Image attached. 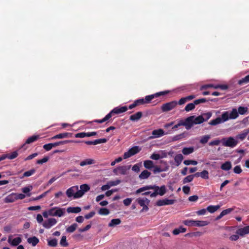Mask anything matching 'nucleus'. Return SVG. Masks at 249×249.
I'll use <instances>...</instances> for the list:
<instances>
[{"mask_svg": "<svg viewBox=\"0 0 249 249\" xmlns=\"http://www.w3.org/2000/svg\"><path fill=\"white\" fill-rule=\"evenodd\" d=\"M65 208H60L59 207H53L47 211L43 212V216L44 218H48L50 216H58L62 217L65 214Z\"/></svg>", "mask_w": 249, "mask_h": 249, "instance_id": "f257e3e1", "label": "nucleus"}, {"mask_svg": "<svg viewBox=\"0 0 249 249\" xmlns=\"http://www.w3.org/2000/svg\"><path fill=\"white\" fill-rule=\"evenodd\" d=\"M239 143V141L232 137L223 138L221 139L222 145L231 148L235 147Z\"/></svg>", "mask_w": 249, "mask_h": 249, "instance_id": "f03ea898", "label": "nucleus"}, {"mask_svg": "<svg viewBox=\"0 0 249 249\" xmlns=\"http://www.w3.org/2000/svg\"><path fill=\"white\" fill-rule=\"evenodd\" d=\"M183 223L187 226L193 227H204L207 226L209 222L203 220H195L192 219H187L183 221Z\"/></svg>", "mask_w": 249, "mask_h": 249, "instance_id": "7ed1b4c3", "label": "nucleus"}, {"mask_svg": "<svg viewBox=\"0 0 249 249\" xmlns=\"http://www.w3.org/2000/svg\"><path fill=\"white\" fill-rule=\"evenodd\" d=\"M224 121L235 119L238 117V113L236 108H233L231 112L225 111L222 114Z\"/></svg>", "mask_w": 249, "mask_h": 249, "instance_id": "20e7f679", "label": "nucleus"}, {"mask_svg": "<svg viewBox=\"0 0 249 249\" xmlns=\"http://www.w3.org/2000/svg\"><path fill=\"white\" fill-rule=\"evenodd\" d=\"M78 186H73L70 188H69L66 191V194L67 196L69 198H71L72 197L73 199H76L80 198L79 197H78Z\"/></svg>", "mask_w": 249, "mask_h": 249, "instance_id": "39448f33", "label": "nucleus"}, {"mask_svg": "<svg viewBox=\"0 0 249 249\" xmlns=\"http://www.w3.org/2000/svg\"><path fill=\"white\" fill-rule=\"evenodd\" d=\"M131 165H124L119 166L113 169V173L116 175H126L127 174V171L130 169Z\"/></svg>", "mask_w": 249, "mask_h": 249, "instance_id": "423d86ee", "label": "nucleus"}, {"mask_svg": "<svg viewBox=\"0 0 249 249\" xmlns=\"http://www.w3.org/2000/svg\"><path fill=\"white\" fill-rule=\"evenodd\" d=\"M136 201L142 207V212L148 211V207L147 205L150 202V200L148 199L145 197H139L136 199Z\"/></svg>", "mask_w": 249, "mask_h": 249, "instance_id": "0eeeda50", "label": "nucleus"}, {"mask_svg": "<svg viewBox=\"0 0 249 249\" xmlns=\"http://www.w3.org/2000/svg\"><path fill=\"white\" fill-rule=\"evenodd\" d=\"M141 150V149L138 146H135L131 148H130L127 152H125L124 154V159H127L136 154L139 153Z\"/></svg>", "mask_w": 249, "mask_h": 249, "instance_id": "6e6552de", "label": "nucleus"}, {"mask_svg": "<svg viewBox=\"0 0 249 249\" xmlns=\"http://www.w3.org/2000/svg\"><path fill=\"white\" fill-rule=\"evenodd\" d=\"M177 101H173L166 104H163L161 106V109L163 112H167L174 108L177 105Z\"/></svg>", "mask_w": 249, "mask_h": 249, "instance_id": "1a4fd4ad", "label": "nucleus"}, {"mask_svg": "<svg viewBox=\"0 0 249 249\" xmlns=\"http://www.w3.org/2000/svg\"><path fill=\"white\" fill-rule=\"evenodd\" d=\"M57 222V220L54 218H49L46 220L44 221L42 226L47 229H50L54 226Z\"/></svg>", "mask_w": 249, "mask_h": 249, "instance_id": "9d476101", "label": "nucleus"}, {"mask_svg": "<svg viewBox=\"0 0 249 249\" xmlns=\"http://www.w3.org/2000/svg\"><path fill=\"white\" fill-rule=\"evenodd\" d=\"M166 134L163 130L161 128L155 129L152 132V136L149 137V139L158 138L164 136Z\"/></svg>", "mask_w": 249, "mask_h": 249, "instance_id": "9b49d317", "label": "nucleus"}, {"mask_svg": "<svg viewBox=\"0 0 249 249\" xmlns=\"http://www.w3.org/2000/svg\"><path fill=\"white\" fill-rule=\"evenodd\" d=\"M7 241L11 246H17L21 242L22 239L20 236L13 238L12 236H9Z\"/></svg>", "mask_w": 249, "mask_h": 249, "instance_id": "f8f14e48", "label": "nucleus"}, {"mask_svg": "<svg viewBox=\"0 0 249 249\" xmlns=\"http://www.w3.org/2000/svg\"><path fill=\"white\" fill-rule=\"evenodd\" d=\"M169 93V91H165L156 93L154 94L149 95L146 96L144 98L145 103L146 104L149 103L152 99H153L155 97H157L161 95H165Z\"/></svg>", "mask_w": 249, "mask_h": 249, "instance_id": "ddd939ff", "label": "nucleus"}, {"mask_svg": "<svg viewBox=\"0 0 249 249\" xmlns=\"http://www.w3.org/2000/svg\"><path fill=\"white\" fill-rule=\"evenodd\" d=\"M175 200L174 199H169L168 198H165L163 199H160L157 201L156 204L158 206H162L164 205H170L173 204Z\"/></svg>", "mask_w": 249, "mask_h": 249, "instance_id": "4468645a", "label": "nucleus"}, {"mask_svg": "<svg viewBox=\"0 0 249 249\" xmlns=\"http://www.w3.org/2000/svg\"><path fill=\"white\" fill-rule=\"evenodd\" d=\"M152 187L153 188L152 189L157 192V195L160 196H163L166 192V187L164 185H162L160 187L156 185H152Z\"/></svg>", "mask_w": 249, "mask_h": 249, "instance_id": "2eb2a0df", "label": "nucleus"}, {"mask_svg": "<svg viewBox=\"0 0 249 249\" xmlns=\"http://www.w3.org/2000/svg\"><path fill=\"white\" fill-rule=\"evenodd\" d=\"M80 190L78 189V193L77 194L78 197H82L86 192H88L90 189L89 185L87 184L80 185Z\"/></svg>", "mask_w": 249, "mask_h": 249, "instance_id": "dca6fc26", "label": "nucleus"}, {"mask_svg": "<svg viewBox=\"0 0 249 249\" xmlns=\"http://www.w3.org/2000/svg\"><path fill=\"white\" fill-rule=\"evenodd\" d=\"M236 233L242 237L249 234V225L238 229L236 230Z\"/></svg>", "mask_w": 249, "mask_h": 249, "instance_id": "f3484780", "label": "nucleus"}, {"mask_svg": "<svg viewBox=\"0 0 249 249\" xmlns=\"http://www.w3.org/2000/svg\"><path fill=\"white\" fill-rule=\"evenodd\" d=\"M55 198H57L58 200L56 203H59L64 202L66 200V196L64 193L62 191H59L54 194Z\"/></svg>", "mask_w": 249, "mask_h": 249, "instance_id": "a211bd4d", "label": "nucleus"}, {"mask_svg": "<svg viewBox=\"0 0 249 249\" xmlns=\"http://www.w3.org/2000/svg\"><path fill=\"white\" fill-rule=\"evenodd\" d=\"M249 133V129H244L241 133L236 136L235 139L238 141V140H240L242 141L246 138Z\"/></svg>", "mask_w": 249, "mask_h": 249, "instance_id": "6ab92c4d", "label": "nucleus"}, {"mask_svg": "<svg viewBox=\"0 0 249 249\" xmlns=\"http://www.w3.org/2000/svg\"><path fill=\"white\" fill-rule=\"evenodd\" d=\"M193 116H190L184 120V126L187 130L190 129L194 125Z\"/></svg>", "mask_w": 249, "mask_h": 249, "instance_id": "aec40b11", "label": "nucleus"}, {"mask_svg": "<svg viewBox=\"0 0 249 249\" xmlns=\"http://www.w3.org/2000/svg\"><path fill=\"white\" fill-rule=\"evenodd\" d=\"M17 200L16 193H13L8 195L4 199L5 203H12Z\"/></svg>", "mask_w": 249, "mask_h": 249, "instance_id": "412c9836", "label": "nucleus"}, {"mask_svg": "<svg viewBox=\"0 0 249 249\" xmlns=\"http://www.w3.org/2000/svg\"><path fill=\"white\" fill-rule=\"evenodd\" d=\"M71 136V134L68 132H65L62 133H60L59 134L56 135L51 138V140H55V139H60L63 138H66L68 137H70Z\"/></svg>", "mask_w": 249, "mask_h": 249, "instance_id": "4be33fe9", "label": "nucleus"}, {"mask_svg": "<svg viewBox=\"0 0 249 249\" xmlns=\"http://www.w3.org/2000/svg\"><path fill=\"white\" fill-rule=\"evenodd\" d=\"M127 110V107L125 106L116 107L112 110V112H113L114 114H120L125 112Z\"/></svg>", "mask_w": 249, "mask_h": 249, "instance_id": "5701e85b", "label": "nucleus"}, {"mask_svg": "<svg viewBox=\"0 0 249 249\" xmlns=\"http://www.w3.org/2000/svg\"><path fill=\"white\" fill-rule=\"evenodd\" d=\"M193 119V122L194 125L200 124L203 123L205 121V119L203 117V116H199L197 117H195V116H192Z\"/></svg>", "mask_w": 249, "mask_h": 249, "instance_id": "b1692460", "label": "nucleus"}, {"mask_svg": "<svg viewBox=\"0 0 249 249\" xmlns=\"http://www.w3.org/2000/svg\"><path fill=\"white\" fill-rule=\"evenodd\" d=\"M231 167L232 164L231 162L227 161L221 164L220 168L222 170L227 171L230 170L231 168Z\"/></svg>", "mask_w": 249, "mask_h": 249, "instance_id": "393cba45", "label": "nucleus"}, {"mask_svg": "<svg viewBox=\"0 0 249 249\" xmlns=\"http://www.w3.org/2000/svg\"><path fill=\"white\" fill-rule=\"evenodd\" d=\"M225 122H226V121H224L223 118L221 116V118L220 117H218V118H216L215 119L211 120L209 122V124L212 125H217L218 124H221L222 123H224Z\"/></svg>", "mask_w": 249, "mask_h": 249, "instance_id": "a878e982", "label": "nucleus"}, {"mask_svg": "<svg viewBox=\"0 0 249 249\" xmlns=\"http://www.w3.org/2000/svg\"><path fill=\"white\" fill-rule=\"evenodd\" d=\"M27 242L33 246H36L39 242V239L36 236H33L27 239Z\"/></svg>", "mask_w": 249, "mask_h": 249, "instance_id": "bb28decb", "label": "nucleus"}, {"mask_svg": "<svg viewBox=\"0 0 249 249\" xmlns=\"http://www.w3.org/2000/svg\"><path fill=\"white\" fill-rule=\"evenodd\" d=\"M94 160L91 159H87L80 162V165L81 166H84L87 165H91L95 163Z\"/></svg>", "mask_w": 249, "mask_h": 249, "instance_id": "cd10ccee", "label": "nucleus"}, {"mask_svg": "<svg viewBox=\"0 0 249 249\" xmlns=\"http://www.w3.org/2000/svg\"><path fill=\"white\" fill-rule=\"evenodd\" d=\"M144 167L147 169H151L154 166V162L151 160H146L143 162Z\"/></svg>", "mask_w": 249, "mask_h": 249, "instance_id": "c85d7f7f", "label": "nucleus"}, {"mask_svg": "<svg viewBox=\"0 0 249 249\" xmlns=\"http://www.w3.org/2000/svg\"><path fill=\"white\" fill-rule=\"evenodd\" d=\"M81 211V209L80 207H68L67 209V211L68 213H77L80 212Z\"/></svg>", "mask_w": 249, "mask_h": 249, "instance_id": "c756f323", "label": "nucleus"}, {"mask_svg": "<svg viewBox=\"0 0 249 249\" xmlns=\"http://www.w3.org/2000/svg\"><path fill=\"white\" fill-rule=\"evenodd\" d=\"M142 116V112H137L135 114L132 115L130 117V120L133 121H137L139 120Z\"/></svg>", "mask_w": 249, "mask_h": 249, "instance_id": "7c9ffc66", "label": "nucleus"}, {"mask_svg": "<svg viewBox=\"0 0 249 249\" xmlns=\"http://www.w3.org/2000/svg\"><path fill=\"white\" fill-rule=\"evenodd\" d=\"M121 223V221L119 218L112 219L108 224V227H114L119 225Z\"/></svg>", "mask_w": 249, "mask_h": 249, "instance_id": "2f4dec72", "label": "nucleus"}, {"mask_svg": "<svg viewBox=\"0 0 249 249\" xmlns=\"http://www.w3.org/2000/svg\"><path fill=\"white\" fill-rule=\"evenodd\" d=\"M183 159V157L181 154H178L175 157L174 160L175 162L176 163L177 166H178L180 164Z\"/></svg>", "mask_w": 249, "mask_h": 249, "instance_id": "473e14b6", "label": "nucleus"}, {"mask_svg": "<svg viewBox=\"0 0 249 249\" xmlns=\"http://www.w3.org/2000/svg\"><path fill=\"white\" fill-rule=\"evenodd\" d=\"M151 175L150 172L147 170L143 171L139 175V178L141 179H144L147 178Z\"/></svg>", "mask_w": 249, "mask_h": 249, "instance_id": "72a5a7b5", "label": "nucleus"}, {"mask_svg": "<svg viewBox=\"0 0 249 249\" xmlns=\"http://www.w3.org/2000/svg\"><path fill=\"white\" fill-rule=\"evenodd\" d=\"M168 169H169L168 166H166L165 168H164V169H161L160 167L157 166H154L153 167V171L154 174H156V173H160V172H161L163 171H166L168 170Z\"/></svg>", "mask_w": 249, "mask_h": 249, "instance_id": "f704fd0d", "label": "nucleus"}, {"mask_svg": "<svg viewBox=\"0 0 249 249\" xmlns=\"http://www.w3.org/2000/svg\"><path fill=\"white\" fill-rule=\"evenodd\" d=\"M186 231V229L182 226L179 227L178 228L175 229L173 231V233L174 235H178L180 233H184Z\"/></svg>", "mask_w": 249, "mask_h": 249, "instance_id": "c9c22d12", "label": "nucleus"}, {"mask_svg": "<svg viewBox=\"0 0 249 249\" xmlns=\"http://www.w3.org/2000/svg\"><path fill=\"white\" fill-rule=\"evenodd\" d=\"M219 205H210L207 208V211L210 213H213L219 209Z\"/></svg>", "mask_w": 249, "mask_h": 249, "instance_id": "e433bc0d", "label": "nucleus"}, {"mask_svg": "<svg viewBox=\"0 0 249 249\" xmlns=\"http://www.w3.org/2000/svg\"><path fill=\"white\" fill-rule=\"evenodd\" d=\"M153 188L152 187V185H147V186H143L142 187H141L140 188H139V189H138L136 192H135V194H140L141 193H142L144 191H147V190H150V189H152Z\"/></svg>", "mask_w": 249, "mask_h": 249, "instance_id": "4c0bfd02", "label": "nucleus"}, {"mask_svg": "<svg viewBox=\"0 0 249 249\" xmlns=\"http://www.w3.org/2000/svg\"><path fill=\"white\" fill-rule=\"evenodd\" d=\"M194 152L193 147H185L183 148L182 152L184 155H187L192 153Z\"/></svg>", "mask_w": 249, "mask_h": 249, "instance_id": "58836bf2", "label": "nucleus"}, {"mask_svg": "<svg viewBox=\"0 0 249 249\" xmlns=\"http://www.w3.org/2000/svg\"><path fill=\"white\" fill-rule=\"evenodd\" d=\"M211 136L209 135L203 136L201 137L199 142L202 144H205L208 142Z\"/></svg>", "mask_w": 249, "mask_h": 249, "instance_id": "ea45409f", "label": "nucleus"}, {"mask_svg": "<svg viewBox=\"0 0 249 249\" xmlns=\"http://www.w3.org/2000/svg\"><path fill=\"white\" fill-rule=\"evenodd\" d=\"M78 225L76 223H73L66 229V231L69 233L73 232L77 228Z\"/></svg>", "mask_w": 249, "mask_h": 249, "instance_id": "a19ab883", "label": "nucleus"}, {"mask_svg": "<svg viewBox=\"0 0 249 249\" xmlns=\"http://www.w3.org/2000/svg\"><path fill=\"white\" fill-rule=\"evenodd\" d=\"M248 108L247 107H239L238 108V114L244 115L248 112Z\"/></svg>", "mask_w": 249, "mask_h": 249, "instance_id": "79ce46f5", "label": "nucleus"}, {"mask_svg": "<svg viewBox=\"0 0 249 249\" xmlns=\"http://www.w3.org/2000/svg\"><path fill=\"white\" fill-rule=\"evenodd\" d=\"M39 138V136L38 135H35L32 136L30 137H29L26 141L25 143L26 144H30L31 143H32L37 140L38 138Z\"/></svg>", "mask_w": 249, "mask_h": 249, "instance_id": "37998d69", "label": "nucleus"}, {"mask_svg": "<svg viewBox=\"0 0 249 249\" xmlns=\"http://www.w3.org/2000/svg\"><path fill=\"white\" fill-rule=\"evenodd\" d=\"M33 189V187L32 186L24 187L22 189V191L23 193L25 194H27V196H31V194L29 193Z\"/></svg>", "mask_w": 249, "mask_h": 249, "instance_id": "c03bdc74", "label": "nucleus"}, {"mask_svg": "<svg viewBox=\"0 0 249 249\" xmlns=\"http://www.w3.org/2000/svg\"><path fill=\"white\" fill-rule=\"evenodd\" d=\"M48 245L50 247H56L57 245V240L56 239L48 240Z\"/></svg>", "mask_w": 249, "mask_h": 249, "instance_id": "a18cd8bd", "label": "nucleus"}, {"mask_svg": "<svg viewBox=\"0 0 249 249\" xmlns=\"http://www.w3.org/2000/svg\"><path fill=\"white\" fill-rule=\"evenodd\" d=\"M194 179V176L192 175H189L183 178L182 180V182L183 184H186L187 183H189L191 182Z\"/></svg>", "mask_w": 249, "mask_h": 249, "instance_id": "49530a36", "label": "nucleus"}, {"mask_svg": "<svg viewBox=\"0 0 249 249\" xmlns=\"http://www.w3.org/2000/svg\"><path fill=\"white\" fill-rule=\"evenodd\" d=\"M249 82V75L246 76L244 78H242V79L238 81V84L240 85H242L244 84H246Z\"/></svg>", "mask_w": 249, "mask_h": 249, "instance_id": "de8ad7c7", "label": "nucleus"}, {"mask_svg": "<svg viewBox=\"0 0 249 249\" xmlns=\"http://www.w3.org/2000/svg\"><path fill=\"white\" fill-rule=\"evenodd\" d=\"M98 213L100 215H107L109 213V211L107 208H101Z\"/></svg>", "mask_w": 249, "mask_h": 249, "instance_id": "09e8293b", "label": "nucleus"}, {"mask_svg": "<svg viewBox=\"0 0 249 249\" xmlns=\"http://www.w3.org/2000/svg\"><path fill=\"white\" fill-rule=\"evenodd\" d=\"M195 105L196 104H195L194 102V103H189L186 106L185 110L186 111H190L195 108Z\"/></svg>", "mask_w": 249, "mask_h": 249, "instance_id": "8fccbe9b", "label": "nucleus"}, {"mask_svg": "<svg viewBox=\"0 0 249 249\" xmlns=\"http://www.w3.org/2000/svg\"><path fill=\"white\" fill-rule=\"evenodd\" d=\"M70 142L71 141L69 140H66V141H60L58 142H56L54 143H52L53 147H56V146L61 145V144H64Z\"/></svg>", "mask_w": 249, "mask_h": 249, "instance_id": "3c124183", "label": "nucleus"}, {"mask_svg": "<svg viewBox=\"0 0 249 249\" xmlns=\"http://www.w3.org/2000/svg\"><path fill=\"white\" fill-rule=\"evenodd\" d=\"M36 172V170L34 169H31L29 171L25 172L22 177H21L20 178H22L24 177H30L33 175Z\"/></svg>", "mask_w": 249, "mask_h": 249, "instance_id": "603ef678", "label": "nucleus"}, {"mask_svg": "<svg viewBox=\"0 0 249 249\" xmlns=\"http://www.w3.org/2000/svg\"><path fill=\"white\" fill-rule=\"evenodd\" d=\"M60 244L62 247H67L68 245V244L66 240V236H63L61 238V239L60 242Z\"/></svg>", "mask_w": 249, "mask_h": 249, "instance_id": "864d4df0", "label": "nucleus"}, {"mask_svg": "<svg viewBox=\"0 0 249 249\" xmlns=\"http://www.w3.org/2000/svg\"><path fill=\"white\" fill-rule=\"evenodd\" d=\"M183 163L186 165H189L190 164L196 165L197 164V162L196 160H185L183 161Z\"/></svg>", "mask_w": 249, "mask_h": 249, "instance_id": "5fc2aeb1", "label": "nucleus"}, {"mask_svg": "<svg viewBox=\"0 0 249 249\" xmlns=\"http://www.w3.org/2000/svg\"><path fill=\"white\" fill-rule=\"evenodd\" d=\"M201 178L203 179H207L209 178V172L207 170H203L201 172Z\"/></svg>", "mask_w": 249, "mask_h": 249, "instance_id": "6e6d98bb", "label": "nucleus"}, {"mask_svg": "<svg viewBox=\"0 0 249 249\" xmlns=\"http://www.w3.org/2000/svg\"><path fill=\"white\" fill-rule=\"evenodd\" d=\"M217 85H213V84H207L203 85L200 88V90H203L204 89H206L207 88H212L215 89V87H217Z\"/></svg>", "mask_w": 249, "mask_h": 249, "instance_id": "4d7b16f0", "label": "nucleus"}, {"mask_svg": "<svg viewBox=\"0 0 249 249\" xmlns=\"http://www.w3.org/2000/svg\"><path fill=\"white\" fill-rule=\"evenodd\" d=\"M120 182H121V180L119 179H117V180H113V181H110L108 182L109 185L110 186V187L112 186H116V185H118L119 184H120Z\"/></svg>", "mask_w": 249, "mask_h": 249, "instance_id": "13d9d810", "label": "nucleus"}, {"mask_svg": "<svg viewBox=\"0 0 249 249\" xmlns=\"http://www.w3.org/2000/svg\"><path fill=\"white\" fill-rule=\"evenodd\" d=\"M18 156V153L17 151H14L9 155L7 156L8 159L13 160L16 158Z\"/></svg>", "mask_w": 249, "mask_h": 249, "instance_id": "bf43d9fd", "label": "nucleus"}, {"mask_svg": "<svg viewBox=\"0 0 249 249\" xmlns=\"http://www.w3.org/2000/svg\"><path fill=\"white\" fill-rule=\"evenodd\" d=\"M234 208H228L227 209L224 210L221 212L222 214L223 215V216H225L227 214H228L230 213L231 212H232L234 210Z\"/></svg>", "mask_w": 249, "mask_h": 249, "instance_id": "052dcab7", "label": "nucleus"}, {"mask_svg": "<svg viewBox=\"0 0 249 249\" xmlns=\"http://www.w3.org/2000/svg\"><path fill=\"white\" fill-rule=\"evenodd\" d=\"M220 143H221V140L215 139L210 142L209 144L210 146L218 145Z\"/></svg>", "mask_w": 249, "mask_h": 249, "instance_id": "680f3d73", "label": "nucleus"}, {"mask_svg": "<svg viewBox=\"0 0 249 249\" xmlns=\"http://www.w3.org/2000/svg\"><path fill=\"white\" fill-rule=\"evenodd\" d=\"M107 142V140L105 138L99 139L94 140L95 145H97L100 143H106Z\"/></svg>", "mask_w": 249, "mask_h": 249, "instance_id": "e2e57ef3", "label": "nucleus"}, {"mask_svg": "<svg viewBox=\"0 0 249 249\" xmlns=\"http://www.w3.org/2000/svg\"><path fill=\"white\" fill-rule=\"evenodd\" d=\"M233 172L235 174H240L242 172V170L239 165H237L233 168Z\"/></svg>", "mask_w": 249, "mask_h": 249, "instance_id": "0e129e2a", "label": "nucleus"}, {"mask_svg": "<svg viewBox=\"0 0 249 249\" xmlns=\"http://www.w3.org/2000/svg\"><path fill=\"white\" fill-rule=\"evenodd\" d=\"M207 212V209H203L201 210H200L197 212H196V213L198 215H203L206 214Z\"/></svg>", "mask_w": 249, "mask_h": 249, "instance_id": "69168bd1", "label": "nucleus"}, {"mask_svg": "<svg viewBox=\"0 0 249 249\" xmlns=\"http://www.w3.org/2000/svg\"><path fill=\"white\" fill-rule=\"evenodd\" d=\"M132 201V199L131 198H127L123 200L124 204L125 206H129Z\"/></svg>", "mask_w": 249, "mask_h": 249, "instance_id": "338daca9", "label": "nucleus"}, {"mask_svg": "<svg viewBox=\"0 0 249 249\" xmlns=\"http://www.w3.org/2000/svg\"><path fill=\"white\" fill-rule=\"evenodd\" d=\"M150 158L152 160H158L160 158V156L159 154L153 153L151 155Z\"/></svg>", "mask_w": 249, "mask_h": 249, "instance_id": "774afa93", "label": "nucleus"}]
</instances>
